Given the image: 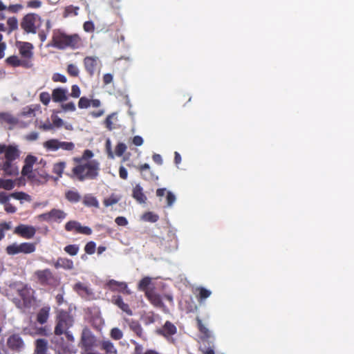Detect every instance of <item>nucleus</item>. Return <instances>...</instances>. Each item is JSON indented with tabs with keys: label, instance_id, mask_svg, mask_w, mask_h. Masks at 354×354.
Returning a JSON list of instances; mask_svg holds the SVG:
<instances>
[{
	"label": "nucleus",
	"instance_id": "1",
	"mask_svg": "<svg viewBox=\"0 0 354 354\" xmlns=\"http://www.w3.org/2000/svg\"><path fill=\"white\" fill-rule=\"evenodd\" d=\"M93 156L91 150L86 149L82 156L73 158L75 166L72 169L71 178L80 182L96 179L99 176L100 165L97 160L92 159Z\"/></svg>",
	"mask_w": 354,
	"mask_h": 354
},
{
	"label": "nucleus",
	"instance_id": "2",
	"mask_svg": "<svg viewBox=\"0 0 354 354\" xmlns=\"http://www.w3.org/2000/svg\"><path fill=\"white\" fill-rule=\"evenodd\" d=\"M21 28L27 34H38L41 41L44 42L51 29L49 19L44 21L35 13H28L24 16L20 23Z\"/></svg>",
	"mask_w": 354,
	"mask_h": 354
},
{
	"label": "nucleus",
	"instance_id": "3",
	"mask_svg": "<svg viewBox=\"0 0 354 354\" xmlns=\"http://www.w3.org/2000/svg\"><path fill=\"white\" fill-rule=\"evenodd\" d=\"M17 296L12 301L15 306L22 310L30 308L35 302V291L28 284L21 283L16 287Z\"/></svg>",
	"mask_w": 354,
	"mask_h": 354
},
{
	"label": "nucleus",
	"instance_id": "4",
	"mask_svg": "<svg viewBox=\"0 0 354 354\" xmlns=\"http://www.w3.org/2000/svg\"><path fill=\"white\" fill-rule=\"evenodd\" d=\"M53 46L58 49L70 48L76 49L80 47L81 39L77 34L67 35L62 32H55L53 37Z\"/></svg>",
	"mask_w": 354,
	"mask_h": 354
},
{
	"label": "nucleus",
	"instance_id": "5",
	"mask_svg": "<svg viewBox=\"0 0 354 354\" xmlns=\"http://www.w3.org/2000/svg\"><path fill=\"white\" fill-rule=\"evenodd\" d=\"M197 328L200 332V339L203 342H207L209 346L200 348V351L203 354H215L214 353V337L212 332L203 324L202 320L197 317L196 319Z\"/></svg>",
	"mask_w": 354,
	"mask_h": 354
},
{
	"label": "nucleus",
	"instance_id": "6",
	"mask_svg": "<svg viewBox=\"0 0 354 354\" xmlns=\"http://www.w3.org/2000/svg\"><path fill=\"white\" fill-rule=\"evenodd\" d=\"M33 277L42 286L56 287L59 283L58 278L48 268L36 270Z\"/></svg>",
	"mask_w": 354,
	"mask_h": 354
},
{
	"label": "nucleus",
	"instance_id": "7",
	"mask_svg": "<svg viewBox=\"0 0 354 354\" xmlns=\"http://www.w3.org/2000/svg\"><path fill=\"white\" fill-rule=\"evenodd\" d=\"M74 323L73 316L67 311H59L56 317V325L54 333L56 335H63L64 332L68 330Z\"/></svg>",
	"mask_w": 354,
	"mask_h": 354
},
{
	"label": "nucleus",
	"instance_id": "8",
	"mask_svg": "<svg viewBox=\"0 0 354 354\" xmlns=\"http://www.w3.org/2000/svg\"><path fill=\"white\" fill-rule=\"evenodd\" d=\"M36 250L35 243L24 242L20 244L16 243L9 245L6 248V252L9 255H15L20 253L31 254Z\"/></svg>",
	"mask_w": 354,
	"mask_h": 354
},
{
	"label": "nucleus",
	"instance_id": "9",
	"mask_svg": "<svg viewBox=\"0 0 354 354\" xmlns=\"http://www.w3.org/2000/svg\"><path fill=\"white\" fill-rule=\"evenodd\" d=\"M44 147L50 151H55L61 149L64 151H71L75 149V145L72 142L60 141L57 139H50L43 144Z\"/></svg>",
	"mask_w": 354,
	"mask_h": 354
},
{
	"label": "nucleus",
	"instance_id": "10",
	"mask_svg": "<svg viewBox=\"0 0 354 354\" xmlns=\"http://www.w3.org/2000/svg\"><path fill=\"white\" fill-rule=\"evenodd\" d=\"M67 214L59 209H52L50 212L38 216L40 221L60 223L66 218Z\"/></svg>",
	"mask_w": 354,
	"mask_h": 354
},
{
	"label": "nucleus",
	"instance_id": "11",
	"mask_svg": "<svg viewBox=\"0 0 354 354\" xmlns=\"http://www.w3.org/2000/svg\"><path fill=\"white\" fill-rule=\"evenodd\" d=\"M122 321L128 325L129 329L135 334V335L144 342L148 340V337L144 331L141 324L137 319L123 317Z\"/></svg>",
	"mask_w": 354,
	"mask_h": 354
},
{
	"label": "nucleus",
	"instance_id": "12",
	"mask_svg": "<svg viewBox=\"0 0 354 354\" xmlns=\"http://www.w3.org/2000/svg\"><path fill=\"white\" fill-rule=\"evenodd\" d=\"M95 342V337L91 332L87 329H83L80 342V346L84 352L89 351L93 347Z\"/></svg>",
	"mask_w": 354,
	"mask_h": 354
},
{
	"label": "nucleus",
	"instance_id": "13",
	"mask_svg": "<svg viewBox=\"0 0 354 354\" xmlns=\"http://www.w3.org/2000/svg\"><path fill=\"white\" fill-rule=\"evenodd\" d=\"M8 348L15 352L19 353L24 348V342L19 334H12L7 339L6 342Z\"/></svg>",
	"mask_w": 354,
	"mask_h": 354
},
{
	"label": "nucleus",
	"instance_id": "14",
	"mask_svg": "<svg viewBox=\"0 0 354 354\" xmlns=\"http://www.w3.org/2000/svg\"><path fill=\"white\" fill-rule=\"evenodd\" d=\"M37 230L32 225L19 224L14 230V234L26 239L33 238L36 234Z\"/></svg>",
	"mask_w": 354,
	"mask_h": 354
},
{
	"label": "nucleus",
	"instance_id": "15",
	"mask_svg": "<svg viewBox=\"0 0 354 354\" xmlns=\"http://www.w3.org/2000/svg\"><path fill=\"white\" fill-rule=\"evenodd\" d=\"M177 333L176 326L169 321H167L165 324L156 330V333L165 338H169Z\"/></svg>",
	"mask_w": 354,
	"mask_h": 354
},
{
	"label": "nucleus",
	"instance_id": "16",
	"mask_svg": "<svg viewBox=\"0 0 354 354\" xmlns=\"http://www.w3.org/2000/svg\"><path fill=\"white\" fill-rule=\"evenodd\" d=\"M111 302L118 306L122 312L125 313L129 316L133 315V310L129 305L125 303L123 298L120 295H113L111 297Z\"/></svg>",
	"mask_w": 354,
	"mask_h": 354
},
{
	"label": "nucleus",
	"instance_id": "17",
	"mask_svg": "<svg viewBox=\"0 0 354 354\" xmlns=\"http://www.w3.org/2000/svg\"><path fill=\"white\" fill-rule=\"evenodd\" d=\"M98 59L96 57L87 56L84 59V65L86 72L90 76L95 73Z\"/></svg>",
	"mask_w": 354,
	"mask_h": 354
},
{
	"label": "nucleus",
	"instance_id": "18",
	"mask_svg": "<svg viewBox=\"0 0 354 354\" xmlns=\"http://www.w3.org/2000/svg\"><path fill=\"white\" fill-rule=\"evenodd\" d=\"M4 153L6 161H14L20 156L19 150L14 145H6Z\"/></svg>",
	"mask_w": 354,
	"mask_h": 354
},
{
	"label": "nucleus",
	"instance_id": "19",
	"mask_svg": "<svg viewBox=\"0 0 354 354\" xmlns=\"http://www.w3.org/2000/svg\"><path fill=\"white\" fill-rule=\"evenodd\" d=\"M53 266L56 269L63 268L64 270H72L74 268L73 261L68 258L59 257L53 262Z\"/></svg>",
	"mask_w": 354,
	"mask_h": 354
},
{
	"label": "nucleus",
	"instance_id": "20",
	"mask_svg": "<svg viewBox=\"0 0 354 354\" xmlns=\"http://www.w3.org/2000/svg\"><path fill=\"white\" fill-rule=\"evenodd\" d=\"M145 296L151 302V304L153 305L155 307H165V304L162 301L161 297L158 294H156V292L151 290H147L145 292Z\"/></svg>",
	"mask_w": 354,
	"mask_h": 354
},
{
	"label": "nucleus",
	"instance_id": "21",
	"mask_svg": "<svg viewBox=\"0 0 354 354\" xmlns=\"http://www.w3.org/2000/svg\"><path fill=\"white\" fill-rule=\"evenodd\" d=\"M73 290L82 297H88L93 295L92 290L81 282L76 283L73 286Z\"/></svg>",
	"mask_w": 354,
	"mask_h": 354
},
{
	"label": "nucleus",
	"instance_id": "22",
	"mask_svg": "<svg viewBox=\"0 0 354 354\" xmlns=\"http://www.w3.org/2000/svg\"><path fill=\"white\" fill-rule=\"evenodd\" d=\"M68 91L64 88H57L53 90L52 99L55 102H62L68 100Z\"/></svg>",
	"mask_w": 354,
	"mask_h": 354
},
{
	"label": "nucleus",
	"instance_id": "23",
	"mask_svg": "<svg viewBox=\"0 0 354 354\" xmlns=\"http://www.w3.org/2000/svg\"><path fill=\"white\" fill-rule=\"evenodd\" d=\"M100 348L105 354H118V350L114 344L109 339H103L100 342Z\"/></svg>",
	"mask_w": 354,
	"mask_h": 354
},
{
	"label": "nucleus",
	"instance_id": "24",
	"mask_svg": "<svg viewBox=\"0 0 354 354\" xmlns=\"http://www.w3.org/2000/svg\"><path fill=\"white\" fill-rule=\"evenodd\" d=\"M132 197L140 204L145 203L147 200L143 189L140 185H136L133 188Z\"/></svg>",
	"mask_w": 354,
	"mask_h": 354
},
{
	"label": "nucleus",
	"instance_id": "25",
	"mask_svg": "<svg viewBox=\"0 0 354 354\" xmlns=\"http://www.w3.org/2000/svg\"><path fill=\"white\" fill-rule=\"evenodd\" d=\"M109 288L113 291H119L129 294V290H127V284L125 282L117 281L114 279L110 280L107 283Z\"/></svg>",
	"mask_w": 354,
	"mask_h": 354
},
{
	"label": "nucleus",
	"instance_id": "26",
	"mask_svg": "<svg viewBox=\"0 0 354 354\" xmlns=\"http://www.w3.org/2000/svg\"><path fill=\"white\" fill-rule=\"evenodd\" d=\"M66 164L64 161H60L56 162L53 165V173L55 174V176H53V180L55 181H57L59 178L62 177V174L66 168Z\"/></svg>",
	"mask_w": 354,
	"mask_h": 354
},
{
	"label": "nucleus",
	"instance_id": "27",
	"mask_svg": "<svg viewBox=\"0 0 354 354\" xmlns=\"http://www.w3.org/2000/svg\"><path fill=\"white\" fill-rule=\"evenodd\" d=\"M130 342L134 345V349L131 354H160L153 349H147L144 352V346L135 339H131Z\"/></svg>",
	"mask_w": 354,
	"mask_h": 354
},
{
	"label": "nucleus",
	"instance_id": "28",
	"mask_svg": "<svg viewBox=\"0 0 354 354\" xmlns=\"http://www.w3.org/2000/svg\"><path fill=\"white\" fill-rule=\"evenodd\" d=\"M13 161H5L2 166V169L8 176H17L19 174L18 167L12 163Z\"/></svg>",
	"mask_w": 354,
	"mask_h": 354
},
{
	"label": "nucleus",
	"instance_id": "29",
	"mask_svg": "<svg viewBox=\"0 0 354 354\" xmlns=\"http://www.w3.org/2000/svg\"><path fill=\"white\" fill-rule=\"evenodd\" d=\"M33 46L28 42H23L19 47V53L24 58L30 59L33 55L32 51Z\"/></svg>",
	"mask_w": 354,
	"mask_h": 354
},
{
	"label": "nucleus",
	"instance_id": "30",
	"mask_svg": "<svg viewBox=\"0 0 354 354\" xmlns=\"http://www.w3.org/2000/svg\"><path fill=\"white\" fill-rule=\"evenodd\" d=\"M6 62L12 66L17 67L19 66H22L26 68H29L31 66V65L29 64L28 62L26 61H21L20 60L17 56L12 55L8 57L6 59Z\"/></svg>",
	"mask_w": 354,
	"mask_h": 354
},
{
	"label": "nucleus",
	"instance_id": "31",
	"mask_svg": "<svg viewBox=\"0 0 354 354\" xmlns=\"http://www.w3.org/2000/svg\"><path fill=\"white\" fill-rule=\"evenodd\" d=\"M195 294L198 301L202 303L212 295V292L204 287L200 286L196 288Z\"/></svg>",
	"mask_w": 354,
	"mask_h": 354
},
{
	"label": "nucleus",
	"instance_id": "32",
	"mask_svg": "<svg viewBox=\"0 0 354 354\" xmlns=\"http://www.w3.org/2000/svg\"><path fill=\"white\" fill-rule=\"evenodd\" d=\"M48 341L45 339H38L35 341V354H48Z\"/></svg>",
	"mask_w": 354,
	"mask_h": 354
},
{
	"label": "nucleus",
	"instance_id": "33",
	"mask_svg": "<svg viewBox=\"0 0 354 354\" xmlns=\"http://www.w3.org/2000/svg\"><path fill=\"white\" fill-rule=\"evenodd\" d=\"M65 198L70 203H77L82 199L80 194L77 190H68L65 192Z\"/></svg>",
	"mask_w": 354,
	"mask_h": 354
},
{
	"label": "nucleus",
	"instance_id": "34",
	"mask_svg": "<svg viewBox=\"0 0 354 354\" xmlns=\"http://www.w3.org/2000/svg\"><path fill=\"white\" fill-rule=\"evenodd\" d=\"M50 307L44 306L41 308L37 315V321L41 324H45L49 317Z\"/></svg>",
	"mask_w": 354,
	"mask_h": 354
},
{
	"label": "nucleus",
	"instance_id": "35",
	"mask_svg": "<svg viewBox=\"0 0 354 354\" xmlns=\"http://www.w3.org/2000/svg\"><path fill=\"white\" fill-rule=\"evenodd\" d=\"M83 203L88 207H99V203L97 198L91 195H85L83 199Z\"/></svg>",
	"mask_w": 354,
	"mask_h": 354
},
{
	"label": "nucleus",
	"instance_id": "36",
	"mask_svg": "<svg viewBox=\"0 0 354 354\" xmlns=\"http://www.w3.org/2000/svg\"><path fill=\"white\" fill-rule=\"evenodd\" d=\"M120 199L121 196L112 194L109 197L104 199L103 204L105 207H109L118 203Z\"/></svg>",
	"mask_w": 354,
	"mask_h": 354
},
{
	"label": "nucleus",
	"instance_id": "37",
	"mask_svg": "<svg viewBox=\"0 0 354 354\" xmlns=\"http://www.w3.org/2000/svg\"><path fill=\"white\" fill-rule=\"evenodd\" d=\"M0 120L9 124H15L17 122V118L8 113H0Z\"/></svg>",
	"mask_w": 354,
	"mask_h": 354
},
{
	"label": "nucleus",
	"instance_id": "38",
	"mask_svg": "<svg viewBox=\"0 0 354 354\" xmlns=\"http://www.w3.org/2000/svg\"><path fill=\"white\" fill-rule=\"evenodd\" d=\"M109 335L113 340H120L123 337L124 334L121 329L118 327H114L111 329Z\"/></svg>",
	"mask_w": 354,
	"mask_h": 354
},
{
	"label": "nucleus",
	"instance_id": "39",
	"mask_svg": "<svg viewBox=\"0 0 354 354\" xmlns=\"http://www.w3.org/2000/svg\"><path fill=\"white\" fill-rule=\"evenodd\" d=\"M8 26V34L18 29V21L15 17H9L7 20Z\"/></svg>",
	"mask_w": 354,
	"mask_h": 354
},
{
	"label": "nucleus",
	"instance_id": "40",
	"mask_svg": "<svg viewBox=\"0 0 354 354\" xmlns=\"http://www.w3.org/2000/svg\"><path fill=\"white\" fill-rule=\"evenodd\" d=\"M79 9L80 8L77 6H74L73 5L68 6L64 9L63 16L64 17H68L72 14L74 15H77Z\"/></svg>",
	"mask_w": 354,
	"mask_h": 354
},
{
	"label": "nucleus",
	"instance_id": "41",
	"mask_svg": "<svg viewBox=\"0 0 354 354\" xmlns=\"http://www.w3.org/2000/svg\"><path fill=\"white\" fill-rule=\"evenodd\" d=\"M80 225V223L77 221H70L66 223L65 230L67 232H71L75 230L76 232H77Z\"/></svg>",
	"mask_w": 354,
	"mask_h": 354
},
{
	"label": "nucleus",
	"instance_id": "42",
	"mask_svg": "<svg viewBox=\"0 0 354 354\" xmlns=\"http://www.w3.org/2000/svg\"><path fill=\"white\" fill-rule=\"evenodd\" d=\"M151 278L149 277H145L142 278L139 281L138 288L141 290L146 292L147 290V289L148 286H149V284L151 283Z\"/></svg>",
	"mask_w": 354,
	"mask_h": 354
},
{
	"label": "nucleus",
	"instance_id": "43",
	"mask_svg": "<svg viewBox=\"0 0 354 354\" xmlns=\"http://www.w3.org/2000/svg\"><path fill=\"white\" fill-rule=\"evenodd\" d=\"M64 250L67 254L71 256H75L79 251V246L75 244L68 245L64 248Z\"/></svg>",
	"mask_w": 354,
	"mask_h": 354
},
{
	"label": "nucleus",
	"instance_id": "44",
	"mask_svg": "<svg viewBox=\"0 0 354 354\" xmlns=\"http://www.w3.org/2000/svg\"><path fill=\"white\" fill-rule=\"evenodd\" d=\"M67 73L71 77H77L79 75V69L75 64H70L67 66Z\"/></svg>",
	"mask_w": 354,
	"mask_h": 354
},
{
	"label": "nucleus",
	"instance_id": "45",
	"mask_svg": "<svg viewBox=\"0 0 354 354\" xmlns=\"http://www.w3.org/2000/svg\"><path fill=\"white\" fill-rule=\"evenodd\" d=\"M143 218L147 221L155 223L158 220L159 217L157 214H156L153 212H149L145 213L143 215Z\"/></svg>",
	"mask_w": 354,
	"mask_h": 354
},
{
	"label": "nucleus",
	"instance_id": "46",
	"mask_svg": "<svg viewBox=\"0 0 354 354\" xmlns=\"http://www.w3.org/2000/svg\"><path fill=\"white\" fill-rule=\"evenodd\" d=\"M95 248H96L95 243L94 241H89L86 244V245L84 247V250L86 254H93L95 253Z\"/></svg>",
	"mask_w": 354,
	"mask_h": 354
},
{
	"label": "nucleus",
	"instance_id": "47",
	"mask_svg": "<svg viewBox=\"0 0 354 354\" xmlns=\"http://www.w3.org/2000/svg\"><path fill=\"white\" fill-rule=\"evenodd\" d=\"M127 150V146L124 143L120 142L118 143L115 149V153L118 156H122L125 151Z\"/></svg>",
	"mask_w": 354,
	"mask_h": 354
},
{
	"label": "nucleus",
	"instance_id": "48",
	"mask_svg": "<svg viewBox=\"0 0 354 354\" xmlns=\"http://www.w3.org/2000/svg\"><path fill=\"white\" fill-rule=\"evenodd\" d=\"M15 181L11 179H3L2 189L11 190L15 187Z\"/></svg>",
	"mask_w": 354,
	"mask_h": 354
},
{
	"label": "nucleus",
	"instance_id": "49",
	"mask_svg": "<svg viewBox=\"0 0 354 354\" xmlns=\"http://www.w3.org/2000/svg\"><path fill=\"white\" fill-rule=\"evenodd\" d=\"M91 106V100L86 97H82L79 100L78 106L80 109H86Z\"/></svg>",
	"mask_w": 354,
	"mask_h": 354
},
{
	"label": "nucleus",
	"instance_id": "50",
	"mask_svg": "<svg viewBox=\"0 0 354 354\" xmlns=\"http://www.w3.org/2000/svg\"><path fill=\"white\" fill-rule=\"evenodd\" d=\"M61 108L65 112H67V111L73 112L76 110L75 105L73 102L62 104Z\"/></svg>",
	"mask_w": 354,
	"mask_h": 354
},
{
	"label": "nucleus",
	"instance_id": "51",
	"mask_svg": "<svg viewBox=\"0 0 354 354\" xmlns=\"http://www.w3.org/2000/svg\"><path fill=\"white\" fill-rule=\"evenodd\" d=\"M115 113H111L104 120V124L109 131H111L115 128L112 122V120L115 117Z\"/></svg>",
	"mask_w": 354,
	"mask_h": 354
},
{
	"label": "nucleus",
	"instance_id": "52",
	"mask_svg": "<svg viewBox=\"0 0 354 354\" xmlns=\"http://www.w3.org/2000/svg\"><path fill=\"white\" fill-rule=\"evenodd\" d=\"M10 196L15 199H17V200H24V199H27L28 198H29V195H28L27 194H26L23 192L12 193L10 195Z\"/></svg>",
	"mask_w": 354,
	"mask_h": 354
},
{
	"label": "nucleus",
	"instance_id": "53",
	"mask_svg": "<svg viewBox=\"0 0 354 354\" xmlns=\"http://www.w3.org/2000/svg\"><path fill=\"white\" fill-rule=\"evenodd\" d=\"M39 100L44 105H48L50 101V95L48 92H42L39 95Z\"/></svg>",
	"mask_w": 354,
	"mask_h": 354
},
{
	"label": "nucleus",
	"instance_id": "54",
	"mask_svg": "<svg viewBox=\"0 0 354 354\" xmlns=\"http://www.w3.org/2000/svg\"><path fill=\"white\" fill-rule=\"evenodd\" d=\"M52 80L55 82H62V83H66L67 81L66 77L64 75L58 73L53 74V75L52 77Z\"/></svg>",
	"mask_w": 354,
	"mask_h": 354
},
{
	"label": "nucleus",
	"instance_id": "55",
	"mask_svg": "<svg viewBox=\"0 0 354 354\" xmlns=\"http://www.w3.org/2000/svg\"><path fill=\"white\" fill-rule=\"evenodd\" d=\"M38 176L39 177L40 180L43 182H47L53 179V176L50 175L46 171L42 170L40 172H38Z\"/></svg>",
	"mask_w": 354,
	"mask_h": 354
},
{
	"label": "nucleus",
	"instance_id": "56",
	"mask_svg": "<svg viewBox=\"0 0 354 354\" xmlns=\"http://www.w3.org/2000/svg\"><path fill=\"white\" fill-rule=\"evenodd\" d=\"M80 94L81 91L80 87L76 84L73 85L71 86V93L70 95L73 97L77 98L80 96Z\"/></svg>",
	"mask_w": 354,
	"mask_h": 354
},
{
	"label": "nucleus",
	"instance_id": "57",
	"mask_svg": "<svg viewBox=\"0 0 354 354\" xmlns=\"http://www.w3.org/2000/svg\"><path fill=\"white\" fill-rule=\"evenodd\" d=\"M23 6L21 4H14V5H10L7 10L12 13H17L19 12L21 10H22Z\"/></svg>",
	"mask_w": 354,
	"mask_h": 354
},
{
	"label": "nucleus",
	"instance_id": "58",
	"mask_svg": "<svg viewBox=\"0 0 354 354\" xmlns=\"http://www.w3.org/2000/svg\"><path fill=\"white\" fill-rule=\"evenodd\" d=\"M77 233L90 235L92 234V230L89 227L82 226L81 225H80Z\"/></svg>",
	"mask_w": 354,
	"mask_h": 354
},
{
	"label": "nucleus",
	"instance_id": "59",
	"mask_svg": "<svg viewBox=\"0 0 354 354\" xmlns=\"http://www.w3.org/2000/svg\"><path fill=\"white\" fill-rule=\"evenodd\" d=\"M37 161V157L32 155H28L24 160L25 165L33 166Z\"/></svg>",
	"mask_w": 354,
	"mask_h": 354
},
{
	"label": "nucleus",
	"instance_id": "60",
	"mask_svg": "<svg viewBox=\"0 0 354 354\" xmlns=\"http://www.w3.org/2000/svg\"><path fill=\"white\" fill-rule=\"evenodd\" d=\"M166 200L167 205L171 206L176 201V196L172 192H167Z\"/></svg>",
	"mask_w": 354,
	"mask_h": 354
},
{
	"label": "nucleus",
	"instance_id": "61",
	"mask_svg": "<svg viewBox=\"0 0 354 354\" xmlns=\"http://www.w3.org/2000/svg\"><path fill=\"white\" fill-rule=\"evenodd\" d=\"M41 6V1L39 0H32L27 2V7L30 8H38Z\"/></svg>",
	"mask_w": 354,
	"mask_h": 354
},
{
	"label": "nucleus",
	"instance_id": "62",
	"mask_svg": "<svg viewBox=\"0 0 354 354\" xmlns=\"http://www.w3.org/2000/svg\"><path fill=\"white\" fill-rule=\"evenodd\" d=\"M83 27H84V30L88 32H91L95 29L93 23L90 21L84 22Z\"/></svg>",
	"mask_w": 354,
	"mask_h": 354
},
{
	"label": "nucleus",
	"instance_id": "63",
	"mask_svg": "<svg viewBox=\"0 0 354 354\" xmlns=\"http://www.w3.org/2000/svg\"><path fill=\"white\" fill-rule=\"evenodd\" d=\"M115 222L118 225L126 226L128 224L127 219L124 216H118L115 219Z\"/></svg>",
	"mask_w": 354,
	"mask_h": 354
},
{
	"label": "nucleus",
	"instance_id": "64",
	"mask_svg": "<svg viewBox=\"0 0 354 354\" xmlns=\"http://www.w3.org/2000/svg\"><path fill=\"white\" fill-rule=\"evenodd\" d=\"M155 322V317L153 315H149L144 317V324L145 325H150Z\"/></svg>",
	"mask_w": 354,
	"mask_h": 354
}]
</instances>
